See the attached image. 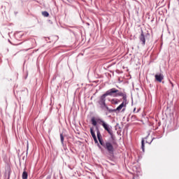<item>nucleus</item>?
I'll list each match as a JSON object with an SVG mask.
<instances>
[{
    "label": "nucleus",
    "mask_w": 179,
    "mask_h": 179,
    "mask_svg": "<svg viewBox=\"0 0 179 179\" xmlns=\"http://www.w3.org/2000/svg\"><path fill=\"white\" fill-rule=\"evenodd\" d=\"M98 122L102 125L105 131H106L110 135V139H112V142H104L103 138H101V134L100 133L99 127H96V136L98 138V141L100 145L103 148V149H105L106 151L108 152L110 156H114V152H115V146H117L118 143H117V141H115V136L114 135V133H113V127L106 123V122L101 119H99Z\"/></svg>",
    "instance_id": "f257e3e1"
},
{
    "label": "nucleus",
    "mask_w": 179,
    "mask_h": 179,
    "mask_svg": "<svg viewBox=\"0 0 179 179\" xmlns=\"http://www.w3.org/2000/svg\"><path fill=\"white\" fill-rule=\"evenodd\" d=\"M105 94L106 96H110V97H122V103L124 107H127V104H128V100L127 99V92H121L118 90L117 88H111L107 90Z\"/></svg>",
    "instance_id": "f03ea898"
},
{
    "label": "nucleus",
    "mask_w": 179,
    "mask_h": 179,
    "mask_svg": "<svg viewBox=\"0 0 179 179\" xmlns=\"http://www.w3.org/2000/svg\"><path fill=\"white\" fill-rule=\"evenodd\" d=\"M124 103H122L121 105H120L119 106L117 107V108L115 109H111L110 108H108V106H107V104L106 103L105 106H103V107H101V110H103L104 111H106V110H107V111L108 113H120V111H121V110H122V108H124Z\"/></svg>",
    "instance_id": "7ed1b4c3"
},
{
    "label": "nucleus",
    "mask_w": 179,
    "mask_h": 179,
    "mask_svg": "<svg viewBox=\"0 0 179 179\" xmlns=\"http://www.w3.org/2000/svg\"><path fill=\"white\" fill-rule=\"evenodd\" d=\"M106 97H107V94L106 93H104L99 97L98 104H99L101 108L103 107V106H106Z\"/></svg>",
    "instance_id": "20e7f679"
},
{
    "label": "nucleus",
    "mask_w": 179,
    "mask_h": 179,
    "mask_svg": "<svg viewBox=\"0 0 179 179\" xmlns=\"http://www.w3.org/2000/svg\"><path fill=\"white\" fill-rule=\"evenodd\" d=\"M139 40L140 41H141L142 45H145L146 43V39L145 38V34H143V30H141V33L139 36Z\"/></svg>",
    "instance_id": "39448f33"
},
{
    "label": "nucleus",
    "mask_w": 179,
    "mask_h": 179,
    "mask_svg": "<svg viewBox=\"0 0 179 179\" xmlns=\"http://www.w3.org/2000/svg\"><path fill=\"white\" fill-rule=\"evenodd\" d=\"M164 79V76L163 74H156L155 75V80L157 82L162 83V81Z\"/></svg>",
    "instance_id": "423d86ee"
},
{
    "label": "nucleus",
    "mask_w": 179,
    "mask_h": 179,
    "mask_svg": "<svg viewBox=\"0 0 179 179\" xmlns=\"http://www.w3.org/2000/svg\"><path fill=\"white\" fill-rule=\"evenodd\" d=\"M64 134H60V141H61V143H62V145L64 149V150H66V145H65V144L64 143Z\"/></svg>",
    "instance_id": "0eeeda50"
},
{
    "label": "nucleus",
    "mask_w": 179,
    "mask_h": 179,
    "mask_svg": "<svg viewBox=\"0 0 179 179\" xmlns=\"http://www.w3.org/2000/svg\"><path fill=\"white\" fill-rule=\"evenodd\" d=\"M22 179H27V177H29V175L27 174L26 171H24L22 173Z\"/></svg>",
    "instance_id": "6e6552de"
},
{
    "label": "nucleus",
    "mask_w": 179,
    "mask_h": 179,
    "mask_svg": "<svg viewBox=\"0 0 179 179\" xmlns=\"http://www.w3.org/2000/svg\"><path fill=\"white\" fill-rule=\"evenodd\" d=\"M91 122H92V125H94V127H96L97 125V121H96V118L92 117L91 119Z\"/></svg>",
    "instance_id": "1a4fd4ad"
},
{
    "label": "nucleus",
    "mask_w": 179,
    "mask_h": 179,
    "mask_svg": "<svg viewBox=\"0 0 179 179\" xmlns=\"http://www.w3.org/2000/svg\"><path fill=\"white\" fill-rule=\"evenodd\" d=\"M90 134L92 138H96V134L94 133V130H93V127L90 128Z\"/></svg>",
    "instance_id": "9d476101"
},
{
    "label": "nucleus",
    "mask_w": 179,
    "mask_h": 179,
    "mask_svg": "<svg viewBox=\"0 0 179 179\" xmlns=\"http://www.w3.org/2000/svg\"><path fill=\"white\" fill-rule=\"evenodd\" d=\"M141 149L143 152H145V140L143 139L141 141Z\"/></svg>",
    "instance_id": "9b49d317"
},
{
    "label": "nucleus",
    "mask_w": 179,
    "mask_h": 179,
    "mask_svg": "<svg viewBox=\"0 0 179 179\" xmlns=\"http://www.w3.org/2000/svg\"><path fill=\"white\" fill-rule=\"evenodd\" d=\"M42 15L45 17H48L50 16V13H48V12H47V11L42 12Z\"/></svg>",
    "instance_id": "f8f14e48"
},
{
    "label": "nucleus",
    "mask_w": 179,
    "mask_h": 179,
    "mask_svg": "<svg viewBox=\"0 0 179 179\" xmlns=\"http://www.w3.org/2000/svg\"><path fill=\"white\" fill-rule=\"evenodd\" d=\"M153 139H155V138H152L151 141H146V143H149V145H150V143H152V142H153Z\"/></svg>",
    "instance_id": "ddd939ff"
},
{
    "label": "nucleus",
    "mask_w": 179,
    "mask_h": 179,
    "mask_svg": "<svg viewBox=\"0 0 179 179\" xmlns=\"http://www.w3.org/2000/svg\"><path fill=\"white\" fill-rule=\"evenodd\" d=\"M169 83L171 85V89H173V87H174V84H173V83L171 80H169Z\"/></svg>",
    "instance_id": "4468645a"
},
{
    "label": "nucleus",
    "mask_w": 179,
    "mask_h": 179,
    "mask_svg": "<svg viewBox=\"0 0 179 179\" xmlns=\"http://www.w3.org/2000/svg\"><path fill=\"white\" fill-rule=\"evenodd\" d=\"M93 139H94L95 143H99V141H97V137H94Z\"/></svg>",
    "instance_id": "2eb2a0df"
},
{
    "label": "nucleus",
    "mask_w": 179,
    "mask_h": 179,
    "mask_svg": "<svg viewBox=\"0 0 179 179\" xmlns=\"http://www.w3.org/2000/svg\"><path fill=\"white\" fill-rule=\"evenodd\" d=\"M6 172H8V178H9V177H10V169L7 171Z\"/></svg>",
    "instance_id": "dca6fc26"
},
{
    "label": "nucleus",
    "mask_w": 179,
    "mask_h": 179,
    "mask_svg": "<svg viewBox=\"0 0 179 179\" xmlns=\"http://www.w3.org/2000/svg\"><path fill=\"white\" fill-rule=\"evenodd\" d=\"M113 101H115V104H118V101H117V99H113Z\"/></svg>",
    "instance_id": "f3484780"
},
{
    "label": "nucleus",
    "mask_w": 179,
    "mask_h": 179,
    "mask_svg": "<svg viewBox=\"0 0 179 179\" xmlns=\"http://www.w3.org/2000/svg\"><path fill=\"white\" fill-rule=\"evenodd\" d=\"M98 148L101 149V150H103V148H101V145H100V144L99 143H98Z\"/></svg>",
    "instance_id": "a211bd4d"
},
{
    "label": "nucleus",
    "mask_w": 179,
    "mask_h": 179,
    "mask_svg": "<svg viewBox=\"0 0 179 179\" xmlns=\"http://www.w3.org/2000/svg\"><path fill=\"white\" fill-rule=\"evenodd\" d=\"M22 160H25V162H26L27 158H26V157H25V156H24V157H22Z\"/></svg>",
    "instance_id": "6ab92c4d"
},
{
    "label": "nucleus",
    "mask_w": 179,
    "mask_h": 179,
    "mask_svg": "<svg viewBox=\"0 0 179 179\" xmlns=\"http://www.w3.org/2000/svg\"><path fill=\"white\" fill-rule=\"evenodd\" d=\"M123 107H124V108H122V112L125 111V107H127V106H123Z\"/></svg>",
    "instance_id": "aec40b11"
},
{
    "label": "nucleus",
    "mask_w": 179,
    "mask_h": 179,
    "mask_svg": "<svg viewBox=\"0 0 179 179\" xmlns=\"http://www.w3.org/2000/svg\"><path fill=\"white\" fill-rule=\"evenodd\" d=\"M46 179H51V176H47Z\"/></svg>",
    "instance_id": "412c9836"
},
{
    "label": "nucleus",
    "mask_w": 179,
    "mask_h": 179,
    "mask_svg": "<svg viewBox=\"0 0 179 179\" xmlns=\"http://www.w3.org/2000/svg\"><path fill=\"white\" fill-rule=\"evenodd\" d=\"M148 138H149V135L147 136L145 138V139H148Z\"/></svg>",
    "instance_id": "4be33fe9"
},
{
    "label": "nucleus",
    "mask_w": 179,
    "mask_h": 179,
    "mask_svg": "<svg viewBox=\"0 0 179 179\" xmlns=\"http://www.w3.org/2000/svg\"><path fill=\"white\" fill-rule=\"evenodd\" d=\"M30 48H29L28 50H30Z\"/></svg>",
    "instance_id": "5701e85b"
},
{
    "label": "nucleus",
    "mask_w": 179,
    "mask_h": 179,
    "mask_svg": "<svg viewBox=\"0 0 179 179\" xmlns=\"http://www.w3.org/2000/svg\"><path fill=\"white\" fill-rule=\"evenodd\" d=\"M135 110H136V108H134V111H135Z\"/></svg>",
    "instance_id": "b1692460"
},
{
    "label": "nucleus",
    "mask_w": 179,
    "mask_h": 179,
    "mask_svg": "<svg viewBox=\"0 0 179 179\" xmlns=\"http://www.w3.org/2000/svg\"><path fill=\"white\" fill-rule=\"evenodd\" d=\"M68 1V2H69V0H67Z\"/></svg>",
    "instance_id": "393cba45"
}]
</instances>
